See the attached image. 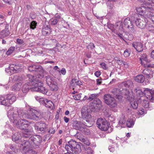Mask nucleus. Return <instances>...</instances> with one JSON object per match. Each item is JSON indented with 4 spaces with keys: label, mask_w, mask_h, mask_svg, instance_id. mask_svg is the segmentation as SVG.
<instances>
[{
    "label": "nucleus",
    "mask_w": 154,
    "mask_h": 154,
    "mask_svg": "<svg viewBox=\"0 0 154 154\" xmlns=\"http://www.w3.org/2000/svg\"><path fill=\"white\" fill-rule=\"evenodd\" d=\"M7 116L11 122L18 128L24 130L22 132L23 136L27 138L31 135V132L27 128L29 126L30 123L28 121L23 119L26 117V116L23 110L11 108L8 111Z\"/></svg>",
    "instance_id": "f257e3e1"
},
{
    "label": "nucleus",
    "mask_w": 154,
    "mask_h": 154,
    "mask_svg": "<svg viewBox=\"0 0 154 154\" xmlns=\"http://www.w3.org/2000/svg\"><path fill=\"white\" fill-rule=\"evenodd\" d=\"M122 87V89L115 88L113 89L112 92L114 96L119 100H121L122 97H124L129 100L132 98L133 95L130 93L129 89L133 86V83L130 81H128L122 83L121 85Z\"/></svg>",
    "instance_id": "f03ea898"
},
{
    "label": "nucleus",
    "mask_w": 154,
    "mask_h": 154,
    "mask_svg": "<svg viewBox=\"0 0 154 154\" xmlns=\"http://www.w3.org/2000/svg\"><path fill=\"white\" fill-rule=\"evenodd\" d=\"M26 79L29 80L30 82L28 83L32 85V91H35L44 94H46L48 90L47 88L44 87V84L42 82L38 79H35L34 77L30 74H27Z\"/></svg>",
    "instance_id": "7ed1b4c3"
},
{
    "label": "nucleus",
    "mask_w": 154,
    "mask_h": 154,
    "mask_svg": "<svg viewBox=\"0 0 154 154\" xmlns=\"http://www.w3.org/2000/svg\"><path fill=\"white\" fill-rule=\"evenodd\" d=\"M42 140V137L39 135H37L31 137L28 141L24 140L22 144L24 146L23 152L26 153H32L33 152L32 149L35 147L34 145L39 144Z\"/></svg>",
    "instance_id": "20e7f679"
},
{
    "label": "nucleus",
    "mask_w": 154,
    "mask_h": 154,
    "mask_svg": "<svg viewBox=\"0 0 154 154\" xmlns=\"http://www.w3.org/2000/svg\"><path fill=\"white\" fill-rule=\"evenodd\" d=\"M134 91L137 97H140V98H143L142 96H143V93L139 88H136ZM143 91L144 94L147 99L152 101L154 100V91L153 90L148 88H146L144 89Z\"/></svg>",
    "instance_id": "39448f33"
},
{
    "label": "nucleus",
    "mask_w": 154,
    "mask_h": 154,
    "mask_svg": "<svg viewBox=\"0 0 154 154\" xmlns=\"http://www.w3.org/2000/svg\"><path fill=\"white\" fill-rule=\"evenodd\" d=\"M16 97L13 94H10L0 97V103L3 105L9 106L15 102Z\"/></svg>",
    "instance_id": "423d86ee"
},
{
    "label": "nucleus",
    "mask_w": 154,
    "mask_h": 154,
    "mask_svg": "<svg viewBox=\"0 0 154 154\" xmlns=\"http://www.w3.org/2000/svg\"><path fill=\"white\" fill-rule=\"evenodd\" d=\"M29 114H26L27 118L33 120L37 121L41 119L42 116L39 111L32 108H30L28 109Z\"/></svg>",
    "instance_id": "0eeeda50"
},
{
    "label": "nucleus",
    "mask_w": 154,
    "mask_h": 154,
    "mask_svg": "<svg viewBox=\"0 0 154 154\" xmlns=\"http://www.w3.org/2000/svg\"><path fill=\"white\" fill-rule=\"evenodd\" d=\"M143 4L141 7H137V11L138 14L141 15L145 14H146V11L150 12L154 10V8L149 3H144Z\"/></svg>",
    "instance_id": "6e6552de"
},
{
    "label": "nucleus",
    "mask_w": 154,
    "mask_h": 154,
    "mask_svg": "<svg viewBox=\"0 0 154 154\" xmlns=\"http://www.w3.org/2000/svg\"><path fill=\"white\" fill-rule=\"evenodd\" d=\"M137 16L136 14H134L131 17L132 20L135 22L136 25L138 28L141 29L144 28L148 21L147 19L143 17H141L140 18H137Z\"/></svg>",
    "instance_id": "1a4fd4ad"
},
{
    "label": "nucleus",
    "mask_w": 154,
    "mask_h": 154,
    "mask_svg": "<svg viewBox=\"0 0 154 154\" xmlns=\"http://www.w3.org/2000/svg\"><path fill=\"white\" fill-rule=\"evenodd\" d=\"M104 102L111 108L116 107L118 103L116 99L109 94H105L104 96Z\"/></svg>",
    "instance_id": "9d476101"
},
{
    "label": "nucleus",
    "mask_w": 154,
    "mask_h": 154,
    "mask_svg": "<svg viewBox=\"0 0 154 154\" xmlns=\"http://www.w3.org/2000/svg\"><path fill=\"white\" fill-rule=\"evenodd\" d=\"M81 114L82 118L89 122L91 117L90 109L85 106L83 107L81 110Z\"/></svg>",
    "instance_id": "9b49d317"
},
{
    "label": "nucleus",
    "mask_w": 154,
    "mask_h": 154,
    "mask_svg": "<svg viewBox=\"0 0 154 154\" xmlns=\"http://www.w3.org/2000/svg\"><path fill=\"white\" fill-rule=\"evenodd\" d=\"M133 21V20H132L131 17V20L129 18H127L124 20V24L125 27L127 28L130 32L134 33L135 30L132 23Z\"/></svg>",
    "instance_id": "f8f14e48"
},
{
    "label": "nucleus",
    "mask_w": 154,
    "mask_h": 154,
    "mask_svg": "<svg viewBox=\"0 0 154 154\" xmlns=\"http://www.w3.org/2000/svg\"><path fill=\"white\" fill-rule=\"evenodd\" d=\"M76 122V125L75 126L74 125V128L76 130H79L85 134H88L90 133V131L89 129H88L86 127L80 123H78L77 122Z\"/></svg>",
    "instance_id": "ddd939ff"
},
{
    "label": "nucleus",
    "mask_w": 154,
    "mask_h": 154,
    "mask_svg": "<svg viewBox=\"0 0 154 154\" xmlns=\"http://www.w3.org/2000/svg\"><path fill=\"white\" fill-rule=\"evenodd\" d=\"M76 144V142L73 140H71L68 142V143L65 146V149L68 152H71V151H73L75 149V146Z\"/></svg>",
    "instance_id": "4468645a"
},
{
    "label": "nucleus",
    "mask_w": 154,
    "mask_h": 154,
    "mask_svg": "<svg viewBox=\"0 0 154 154\" xmlns=\"http://www.w3.org/2000/svg\"><path fill=\"white\" fill-rule=\"evenodd\" d=\"M132 46L138 52H140L143 50V45L139 42H134L132 43Z\"/></svg>",
    "instance_id": "2eb2a0df"
},
{
    "label": "nucleus",
    "mask_w": 154,
    "mask_h": 154,
    "mask_svg": "<svg viewBox=\"0 0 154 154\" xmlns=\"http://www.w3.org/2000/svg\"><path fill=\"white\" fill-rule=\"evenodd\" d=\"M42 69V68H28V69L29 71L33 72V73L37 72L40 75V76H38V78L42 79L44 76V75L43 74V70Z\"/></svg>",
    "instance_id": "dca6fc26"
},
{
    "label": "nucleus",
    "mask_w": 154,
    "mask_h": 154,
    "mask_svg": "<svg viewBox=\"0 0 154 154\" xmlns=\"http://www.w3.org/2000/svg\"><path fill=\"white\" fill-rule=\"evenodd\" d=\"M110 124L106 121L104 123V125L102 126H100L98 128L101 130L104 131H107V133L111 132L113 130L112 128L110 126H109Z\"/></svg>",
    "instance_id": "f3484780"
},
{
    "label": "nucleus",
    "mask_w": 154,
    "mask_h": 154,
    "mask_svg": "<svg viewBox=\"0 0 154 154\" xmlns=\"http://www.w3.org/2000/svg\"><path fill=\"white\" fill-rule=\"evenodd\" d=\"M143 73L147 76L148 78H151L154 73V68H145L143 71Z\"/></svg>",
    "instance_id": "a211bd4d"
},
{
    "label": "nucleus",
    "mask_w": 154,
    "mask_h": 154,
    "mask_svg": "<svg viewBox=\"0 0 154 154\" xmlns=\"http://www.w3.org/2000/svg\"><path fill=\"white\" fill-rule=\"evenodd\" d=\"M42 102V103L47 107L51 109L54 108V103L51 100H48L46 99H44L43 100Z\"/></svg>",
    "instance_id": "6ab92c4d"
},
{
    "label": "nucleus",
    "mask_w": 154,
    "mask_h": 154,
    "mask_svg": "<svg viewBox=\"0 0 154 154\" xmlns=\"http://www.w3.org/2000/svg\"><path fill=\"white\" fill-rule=\"evenodd\" d=\"M102 102L98 98H95L93 100L92 106L95 109H100L102 106Z\"/></svg>",
    "instance_id": "aec40b11"
},
{
    "label": "nucleus",
    "mask_w": 154,
    "mask_h": 154,
    "mask_svg": "<svg viewBox=\"0 0 154 154\" xmlns=\"http://www.w3.org/2000/svg\"><path fill=\"white\" fill-rule=\"evenodd\" d=\"M35 129L39 133H44L45 131L46 128L45 124L43 123L40 124L39 126L36 125L35 126Z\"/></svg>",
    "instance_id": "412c9836"
},
{
    "label": "nucleus",
    "mask_w": 154,
    "mask_h": 154,
    "mask_svg": "<svg viewBox=\"0 0 154 154\" xmlns=\"http://www.w3.org/2000/svg\"><path fill=\"white\" fill-rule=\"evenodd\" d=\"M9 25L7 24L5 26V28L4 30H2L0 33V37L2 38L8 36L10 34L8 30Z\"/></svg>",
    "instance_id": "4be33fe9"
},
{
    "label": "nucleus",
    "mask_w": 154,
    "mask_h": 154,
    "mask_svg": "<svg viewBox=\"0 0 154 154\" xmlns=\"http://www.w3.org/2000/svg\"><path fill=\"white\" fill-rule=\"evenodd\" d=\"M46 83L49 85L56 81V80L54 77L49 75L45 77Z\"/></svg>",
    "instance_id": "5701e85b"
},
{
    "label": "nucleus",
    "mask_w": 154,
    "mask_h": 154,
    "mask_svg": "<svg viewBox=\"0 0 154 154\" xmlns=\"http://www.w3.org/2000/svg\"><path fill=\"white\" fill-rule=\"evenodd\" d=\"M22 84L23 82H22L15 84L12 87V90L15 91H20L21 88V85Z\"/></svg>",
    "instance_id": "b1692460"
},
{
    "label": "nucleus",
    "mask_w": 154,
    "mask_h": 154,
    "mask_svg": "<svg viewBox=\"0 0 154 154\" xmlns=\"http://www.w3.org/2000/svg\"><path fill=\"white\" fill-rule=\"evenodd\" d=\"M6 68L5 69V72L9 75H11L12 74L17 73L18 72L17 68Z\"/></svg>",
    "instance_id": "393cba45"
},
{
    "label": "nucleus",
    "mask_w": 154,
    "mask_h": 154,
    "mask_svg": "<svg viewBox=\"0 0 154 154\" xmlns=\"http://www.w3.org/2000/svg\"><path fill=\"white\" fill-rule=\"evenodd\" d=\"M32 85H29V84L25 83L23 85L22 88V91L23 93H27L29 90H31V89L30 88L31 87Z\"/></svg>",
    "instance_id": "a878e982"
},
{
    "label": "nucleus",
    "mask_w": 154,
    "mask_h": 154,
    "mask_svg": "<svg viewBox=\"0 0 154 154\" xmlns=\"http://www.w3.org/2000/svg\"><path fill=\"white\" fill-rule=\"evenodd\" d=\"M140 63L142 65H145V63L144 61L146 62L148 61L147 55L145 54H143L142 55L141 57L140 58Z\"/></svg>",
    "instance_id": "bb28decb"
},
{
    "label": "nucleus",
    "mask_w": 154,
    "mask_h": 154,
    "mask_svg": "<svg viewBox=\"0 0 154 154\" xmlns=\"http://www.w3.org/2000/svg\"><path fill=\"white\" fill-rule=\"evenodd\" d=\"M23 137H25L22 135ZM22 137H21V134L19 132H16L12 136V140L13 141H16L18 140L21 139Z\"/></svg>",
    "instance_id": "cd10ccee"
},
{
    "label": "nucleus",
    "mask_w": 154,
    "mask_h": 154,
    "mask_svg": "<svg viewBox=\"0 0 154 154\" xmlns=\"http://www.w3.org/2000/svg\"><path fill=\"white\" fill-rule=\"evenodd\" d=\"M134 80L137 82H143L145 80V78L143 75H138L134 77Z\"/></svg>",
    "instance_id": "c85d7f7f"
},
{
    "label": "nucleus",
    "mask_w": 154,
    "mask_h": 154,
    "mask_svg": "<svg viewBox=\"0 0 154 154\" xmlns=\"http://www.w3.org/2000/svg\"><path fill=\"white\" fill-rule=\"evenodd\" d=\"M48 86H49L50 89L53 91H56L58 89V87L56 81L54 82V83L51 84Z\"/></svg>",
    "instance_id": "c756f323"
},
{
    "label": "nucleus",
    "mask_w": 154,
    "mask_h": 154,
    "mask_svg": "<svg viewBox=\"0 0 154 154\" xmlns=\"http://www.w3.org/2000/svg\"><path fill=\"white\" fill-rule=\"evenodd\" d=\"M106 121V119H104L102 118H99L97 122V124L98 127H99L100 126H102V125H104V123H105Z\"/></svg>",
    "instance_id": "7c9ffc66"
},
{
    "label": "nucleus",
    "mask_w": 154,
    "mask_h": 154,
    "mask_svg": "<svg viewBox=\"0 0 154 154\" xmlns=\"http://www.w3.org/2000/svg\"><path fill=\"white\" fill-rule=\"evenodd\" d=\"M139 100H142V106L144 108H147L149 106V102L148 100H145V99H143L142 98H138Z\"/></svg>",
    "instance_id": "2f4dec72"
},
{
    "label": "nucleus",
    "mask_w": 154,
    "mask_h": 154,
    "mask_svg": "<svg viewBox=\"0 0 154 154\" xmlns=\"http://www.w3.org/2000/svg\"><path fill=\"white\" fill-rule=\"evenodd\" d=\"M126 121L123 119H121L119 122V124L117 125V127L120 126L121 128L125 127L126 126Z\"/></svg>",
    "instance_id": "473e14b6"
},
{
    "label": "nucleus",
    "mask_w": 154,
    "mask_h": 154,
    "mask_svg": "<svg viewBox=\"0 0 154 154\" xmlns=\"http://www.w3.org/2000/svg\"><path fill=\"white\" fill-rule=\"evenodd\" d=\"M46 29V27L43 28L42 29V32L43 34L44 35H46L51 32V29L49 27H47Z\"/></svg>",
    "instance_id": "72a5a7b5"
},
{
    "label": "nucleus",
    "mask_w": 154,
    "mask_h": 154,
    "mask_svg": "<svg viewBox=\"0 0 154 154\" xmlns=\"http://www.w3.org/2000/svg\"><path fill=\"white\" fill-rule=\"evenodd\" d=\"M134 124V122L132 120L129 119L127 120L126 125L128 127L131 128L133 126Z\"/></svg>",
    "instance_id": "f704fd0d"
},
{
    "label": "nucleus",
    "mask_w": 154,
    "mask_h": 154,
    "mask_svg": "<svg viewBox=\"0 0 154 154\" xmlns=\"http://www.w3.org/2000/svg\"><path fill=\"white\" fill-rule=\"evenodd\" d=\"M131 50L129 49H127L124 51L123 55L125 57H127L130 56Z\"/></svg>",
    "instance_id": "c9c22d12"
},
{
    "label": "nucleus",
    "mask_w": 154,
    "mask_h": 154,
    "mask_svg": "<svg viewBox=\"0 0 154 154\" xmlns=\"http://www.w3.org/2000/svg\"><path fill=\"white\" fill-rule=\"evenodd\" d=\"M147 30L152 33H154V26L152 25H149L146 27Z\"/></svg>",
    "instance_id": "e433bc0d"
},
{
    "label": "nucleus",
    "mask_w": 154,
    "mask_h": 154,
    "mask_svg": "<svg viewBox=\"0 0 154 154\" xmlns=\"http://www.w3.org/2000/svg\"><path fill=\"white\" fill-rule=\"evenodd\" d=\"M131 105L133 109H136L137 108L138 104L137 102L134 101L131 103Z\"/></svg>",
    "instance_id": "4c0bfd02"
},
{
    "label": "nucleus",
    "mask_w": 154,
    "mask_h": 154,
    "mask_svg": "<svg viewBox=\"0 0 154 154\" xmlns=\"http://www.w3.org/2000/svg\"><path fill=\"white\" fill-rule=\"evenodd\" d=\"M36 25L37 23L35 21H33L30 23V28L31 29H34L36 28Z\"/></svg>",
    "instance_id": "58836bf2"
},
{
    "label": "nucleus",
    "mask_w": 154,
    "mask_h": 154,
    "mask_svg": "<svg viewBox=\"0 0 154 154\" xmlns=\"http://www.w3.org/2000/svg\"><path fill=\"white\" fill-rule=\"evenodd\" d=\"M15 50V47H10L7 51L6 54L7 55H10Z\"/></svg>",
    "instance_id": "ea45409f"
},
{
    "label": "nucleus",
    "mask_w": 154,
    "mask_h": 154,
    "mask_svg": "<svg viewBox=\"0 0 154 154\" xmlns=\"http://www.w3.org/2000/svg\"><path fill=\"white\" fill-rule=\"evenodd\" d=\"M75 145V149L76 151H78L79 152H80L81 149L80 145L76 142V144Z\"/></svg>",
    "instance_id": "a19ab883"
},
{
    "label": "nucleus",
    "mask_w": 154,
    "mask_h": 154,
    "mask_svg": "<svg viewBox=\"0 0 154 154\" xmlns=\"http://www.w3.org/2000/svg\"><path fill=\"white\" fill-rule=\"evenodd\" d=\"M85 150L87 154H94L93 151L90 147L87 148Z\"/></svg>",
    "instance_id": "79ce46f5"
},
{
    "label": "nucleus",
    "mask_w": 154,
    "mask_h": 154,
    "mask_svg": "<svg viewBox=\"0 0 154 154\" xmlns=\"http://www.w3.org/2000/svg\"><path fill=\"white\" fill-rule=\"evenodd\" d=\"M147 14L148 15L149 18L152 21L154 24V14H153L150 12V13H149V14L148 13Z\"/></svg>",
    "instance_id": "37998d69"
},
{
    "label": "nucleus",
    "mask_w": 154,
    "mask_h": 154,
    "mask_svg": "<svg viewBox=\"0 0 154 154\" xmlns=\"http://www.w3.org/2000/svg\"><path fill=\"white\" fill-rule=\"evenodd\" d=\"M97 94H91L89 97L88 98V100L89 101H91L92 100L94 99H95L94 98L97 97Z\"/></svg>",
    "instance_id": "c03bdc74"
},
{
    "label": "nucleus",
    "mask_w": 154,
    "mask_h": 154,
    "mask_svg": "<svg viewBox=\"0 0 154 154\" xmlns=\"http://www.w3.org/2000/svg\"><path fill=\"white\" fill-rule=\"evenodd\" d=\"M73 97L75 100H79L81 97V94H79L75 95L74 96H73Z\"/></svg>",
    "instance_id": "a18cd8bd"
},
{
    "label": "nucleus",
    "mask_w": 154,
    "mask_h": 154,
    "mask_svg": "<svg viewBox=\"0 0 154 154\" xmlns=\"http://www.w3.org/2000/svg\"><path fill=\"white\" fill-rule=\"evenodd\" d=\"M58 22V20L56 19H54L51 20V24L53 25H56Z\"/></svg>",
    "instance_id": "49530a36"
},
{
    "label": "nucleus",
    "mask_w": 154,
    "mask_h": 154,
    "mask_svg": "<svg viewBox=\"0 0 154 154\" xmlns=\"http://www.w3.org/2000/svg\"><path fill=\"white\" fill-rule=\"evenodd\" d=\"M34 66L38 67H42V66H41V64L38 63L37 62L32 65L31 66H30L29 67H33Z\"/></svg>",
    "instance_id": "de8ad7c7"
},
{
    "label": "nucleus",
    "mask_w": 154,
    "mask_h": 154,
    "mask_svg": "<svg viewBox=\"0 0 154 154\" xmlns=\"http://www.w3.org/2000/svg\"><path fill=\"white\" fill-rule=\"evenodd\" d=\"M20 65H21L20 64H10L9 65V66L8 67L13 68L15 66H17V67L21 66Z\"/></svg>",
    "instance_id": "09e8293b"
},
{
    "label": "nucleus",
    "mask_w": 154,
    "mask_h": 154,
    "mask_svg": "<svg viewBox=\"0 0 154 154\" xmlns=\"http://www.w3.org/2000/svg\"><path fill=\"white\" fill-rule=\"evenodd\" d=\"M138 114L139 115H142L144 114H145L146 113V112L144 111V109H139L138 111Z\"/></svg>",
    "instance_id": "8fccbe9b"
},
{
    "label": "nucleus",
    "mask_w": 154,
    "mask_h": 154,
    "mask_svg": "<svg viewBox=\"0 0 154 154\" xmlns=\"http://www.w3.org/2000/svg\"><path fill=\"white\" fill-rule=\"evenodd\" d=\"M95 48V46L94 44L92 43H90L89 45L87 46V48L89 49H93Z\"/></svg>",
    "instance_id": "3c124183"
},
{
    "label": "nucleus",
    "mask_w": 154,
    "mask_h": 154,
    "mask_svg": "<svg viewBox=\"0 0 154 154\" xmlns=\"http://www.w3.org/2000/svg\"><path fill=\"white\" fill-rule=\"evenodd\" d=\"M59 73H61L63 75H64L66 73V71L65 68H62L60 71H59Z\"/></svg>",
    "instance_id": "603ef678"
},
{
    "label": "nucleus",
    "mask_w": 154,
    "mask_h": 154,
    "mask_svg": "<svg viewBox=\"0 0 154 154\" xmlns=\"http://www.w3.org/2000/svg\"><path fill=\"white\" fill-rule=\"evenodd\" d=\"M79 140L84 143L85 141L86 140L87 138L84 137H80L79 138Z\"/></svg>",
    "instance_id": "864d4df0"
},
{
    "label": "nucleus",
    "mask_w": 154,
    "mask_h": 154,
    "mask_svg": "<svg viewBox=\"0 0 154 154\" xmlns=\"http://www.w3.org/2000/svg\"><path fill=\"white\" fill-rule=\"evenodd\" d=\"M79 140L84 143L85 141L86 140L87 138L84 137H80L79 138Z\"/></svg>",
    "instance_id": "5fc2aeb1"
},
{
    "label": "nucleus",
    "mask_w": 154,
    "mask_h": 154,
    "mask_svg": "<svg viewBox=\"0 0 154 154\" xmlns=\"http://www.w3.org/2000/svg\"><path fill=\"white\" fill-rule=\"evenodd\" d=\"M101 72L100 71H97L94 73L95 75L97 77H99L101 75Z\"/></svg>",
    "instance_id": "6e6d98bb"
},
{
    "label": "nucleus",
    "mask_w": 154,
    "mask_h": 154,
    "mask_svg": "<svg viewBox=\"0 0 154 154\" xmlns=\"http://www.w3.org/2000/svg\"><path fill=\"white\" fill-rule=\"evenodd\" d=\"M23 93L22 92V93H19L18 94V96L19 97H24L25 95V93Z\"/></svg>",
    "instance_id": "4d7b16f0"
},
{
    "label": "nucleus",
    "mask_w": 154,
    "mask_h": 154,
    "mask_svg": "<svg viewBox=\"0 0 154 154\" xmlns=\"http://www.w3.org/2000/svg\"><path fill=\"white\" fill-rule=\"evenodd\" d=\"M108 27L111 30H113V29L114 25L113 24H108Z\"/></svg>",
    "instance_id": "13d9d810"
},
{
    "label": "nucleus",
    "mask_w": 154,
    "mask_h": 154,
    "mask_svg": "<svg viewBox=\"0 0 154 154\" xmlns=\"http://www.w3.org/2000/svg\"><path fill=\"white\" fill-rule=\"evenodd\" d=\"M17 42L19 44H22L23 43V41L22 40L20 39H17Z\"/></svg>",
    "instance_id": "bf43d9fd"
},
{
    "label": "nucleus",
    "mask_w": 154,
    "mask_h": 154,
    "mask_svg": "<svg viewBox=\"0 0 154 154\" xmlns=\"http://www.w3.org/2000/svg\"><path fill=\"white\" fill-rule=\"evenodd\" d=\"M55 131L53 128H51L48 131V132L50 134H53L54 133Z\"/></svg>",
    "instance_id": "052dcab7"
},
{
    "label": "nucleus",
    "mask_w": 154,
    "mask_h": 154,
    "mask_svg": "<svg viewBox=\"0 0 154 154\" xmlns=\"http://www.w3.org/2000/svg\"><path fill=\"white\" fill-rule=\"evenodd\" d=\"M144 67H154V64H149L147 65V67H146L145 66Z\"/></svg>",
    "instance_id": "680f3d73"
},
{
    "label": "nucleus",
    "mask_w": 154,
    "mask_h": 154,
    "mask_svg": "<svg viewBox=\"0 0 154 154\" xmlns=\"http://www.w3.org/2000/svg\"><path fill=\"white\" fill-rule=\"evenodd\" d=\"M84 143L87 145H89L90 144V142L89 140L87 139L85 141Z\"/></svg>",
    "instance_id": "e2e57ef3"
},
{
    "label": "nucleus",
    "mask_w": 154,
    "mask_h": 154,
    "mask_svg": "<svg viewBox=\"0 0 154 154\" xmlns=\"http://www.w3.org/2000/svg\"><path fill=\"white\" fill-rule=\"evenodd\" d=\"M109 150L112 152H113L114 151V149L113 147L110 146H109Z\"/></svg>",
    "instance_id": "0e129e2a"
},
{
    "label": "nucleus",
    "mask_w": 154,
    "mask_h": 154,
    "mask_svg": "<svg viewBox=\"0 0 154 154\" xmlns=\"http://www.w3.org/2000/svg\"><path fill=\"white\" fill-rule=\"evenodd\" d=\"M64 119L65 122L66 123L68 122L69 120V119L66 117V116L64 117Z\"/></svg>",
    "instance_id": "69168bd1"
},
{
    "label": "nucleus",
    "mask_w": 154,
    "mask_h": 154,
    "mask_svg": "<svg viewBox=\"0 0 154 154\" xmlns=\"http://www.w3.org/2000/svg\"><path fill=\"white\" fill-rule=\"evenodd\" d=\"M102 82L101 79H97V85H100Z\"/></svg>",
    "instance_id": "338daca9"
},
{
    "label": "nucleus",
    "mask_w": 154,
    "mask_h": 154,
    "mask_svg": "<svg viewBox=\"0 0 154 154\" xmlns=\"http://www.w3.org/2000/svg\"><path fill=\"white\" fill-rule=\"evenodd\" d=\"M75 83L76 84L78 85H81L82 84L81 81L80 80L78 81L77 82H76Z\"/></svg>",
    "instance_id": "774afa93"
}]
</instances>
